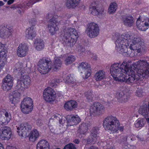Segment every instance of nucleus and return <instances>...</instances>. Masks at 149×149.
<instances>
[{"label":"nucleus","mask_w":149,"mask_h":149,"mask_svg":"<svg viewBox=\"0 0 149 149\" xmlns=\"http://www.w3.org/2000/svg\"><path fill=\"white\" fill-rule=\"evenodd\" d=\"M33 104L32 99L29 97H26L22 102L20 107L22 112L26 114H28L33 109Z\"/></svg>","instance_id":"obj_9"},{"label":"nucleus","mask_w":149,"mask_h":149,"mask_svg":"<svg viewBox=\"0 0 149 149\" xmlns=\"http://www.w3.org/2000/svg\"><path fill=\"white\" fill-rule=\"evenodd\" d=\"M80 0H65V6L68 9H74L79 4Z\"/></svg>","instance_id":"obj_26"},{"label":"nucleus","mask_w":149,"mask_h":149,"mask_svg":"<svg viewBox=\"0 0 149 149\" xmlns=\"http://www.w3.org/2000/svg\"><path fill=\"white\" fill-rule=\"evenodd\" d=\"M63 149H76L74 145L71 143L66 145Z\"/></svg>","instance_id":"obj_49"},{"label":"nucleus","mask_w":149,"mask_h":149,"mask_svg":"<svg viewBox=\"0 0 149 149\" xmlns=\"http://www.w3.org/2000/svg\"><path fill=\"white\" fill-rule=\"evenodd\" d=\"M13 85V84L3 82L2 88L4 91H8L10 90Z\"/></svg>","instance_id":"obj_42"},{"label":"nucleus","mask_w":149,"mask_h":149,"mask_svg":"<svg viewBox=\"0 0 149 149\" xmlns=\"http://www.w3.org/2000/svg\"><path fill=\"white\" fill-rule=\"evenodd\" d=\"M105 110V107L102 104L95 102L91 106L90 112L94 115H99L103 114Z\"/></svg>","instance_id":"obj_13"},{"label":"nucleus","mask_w":149,"mask_h":149,"mask_svg":"<svg viewBox=\"0 0 149 149\" xmlns=\"http://www.w3.org/2000/svg\"><path fill=\"white\" fill-rule=\"evenodd\" d=\"M54 15V13H52L51 12L48 13L46 16V18L47 19H49L50 20L51 19H52L53 21H54V20H57V19L58 18L60 17V21L61 19V17L60 16H58V15Z\"/></svg>","instance_id":"obj_39"},{"label":"nucleus","mask_w":149,"mask_h":149,"mask_svg":"<svg viewBox=\"0 0 149 149\" xmlns=\"http://www.w3.org/2000/svg\"><path fill=\"white\" fill-rule=\"evenodd\" d=\"M12 31L10 30H9L7 28L6 29L5 31L3 32L1 30H0V36L3 37L5 36L8 37L11 34Z\"/></svg>","instance_id":"obj_43"},{"label":"nucleus","mask_w":149,"mask_h":149,"mask_svg":"<svg viewBox=\"0 0 149 149\" xmlns=\"http://www.w3.org/2000/svg\"><path fill=\"white\" fill-rule=\"evenodd\" d=\"M90 125L87 123H83L79 127L78 132L81 134H84L87 131Z\"/></svg>","instance_id":"obj_31"},{"label":"nucleus","mask_w":149,"mask_h":149,"mask_svg":"<svg viewBox=\"0 0 149 149\" xmlns=\"http://www.w3.org/2000/svg\"><path fill=\"white\" fill-rule=\"evenodd\" d=\"M78 36L77 32L74 29H65L63 38L64 45L67 47L72 46L75 44Z\"/></svg>","instance_id":"obj_3"},{"label":"nucleus","mask_w":149,"mask_h":149,"mask_svg":"<svg viewBox=\"0 0 149 149\" xmlns=\"http://www.w3.org/2000/svg\"><path fill=\"white\" fill-rule=\"evenodd\" d=\"M115 97L117 100L120 103L126 102L128 100V97L125 95L124 93L122 91L116 93L115 95Z\"/></svg>","instance_id":"obj_27"},{"label":"nucleus","mask_w":149,"mask_h":149,"mask_svg":"<svg viewBox=\"0 0 149 149\" xmlns=\"http://www.w3.org/2000/svg\"><path fill=\"white\" fill-rule=\"evenodd\" d=\"M88 149H98L96 147L93 146H91Z\"/></svg>","instance_id":"obj_61"},{"label":"nucleus","mask_w":149,"mask_h":149,"mask_svg":"<svg viewBox=\"0 0 149 149\" xmlns=\"http://www.w3.org/2000/svg\"><path fill=\"white\" fill-rule=\"evenodd\" d=\"M37 1H38L37 0H30L29 2L26 3V5L28 6H30Z\"/></svg>","instance_id":"obj_55"},{"label":"nucleus","mask_w":149,"mask_h":149,"mask_svg":"<svg viewBox=\"0 0 149 149\" xmlns=\"http://www.w3.org/2000/svg\"><path fill=\"white\" fill-rule=\"evenodd\" d=\"M79 70L83 74L84 79H87L91 75V69L90 65L86 62H82L78 67Z\"/></svg>","instance_id":"obj_15"},{"label":"nucleus","mask_w":149,"mask_h":149,"mask_svg":"<svg viewBox=\"0 0 149 149\" xmlns=\"http://www.w3.org/2000/svg\"><path fill=\"white\" fill-rule=\"evenodd\" d=\"M122 21L124 25L130 27L133 26L134 22V17L131 15H123Z\"/></svg>","instance_id":"obj_22"},{"label":"nucleus","mask_w":149,"mask_h":149,"mask_svg":"<svg viewBox=\"0 0 149 149\" xmlns=\"http://www.w3.org/2000/svg\"><path fill=\"white\" fill-rule=\"evenodd\" d=\"M66 81L68 83H72L75 81V79L71 75H68L66 77Z\"/></svg>","instance_id":"obj_48"},{"label":"nucleus","mask_w":149,"mask_h":149,"mask_svg":"<svg viewBox=\"0 0 149 149\" xmlns=\"http://www.w3.org/2000/svg\"><path fill=\"white\" fill-rule=\"evenodd\" d=\"M117 5L115 3H112L110 4L108 9V12L109 14L114 13L116 10Z\"/></svg>","instance_id":"obj_38"},{"label":"nucleus","mask_w":149,"mask_h":149,"mask_svg":"<svg viewBox=\"0 0 149 149\" xmlns=\"http://www.w3.org/2000/svg\"><path fill=\"white\" fill-rule=\"evenodd\" d=\"M110 74L113 79L120 82H126V77L123 73L129 74L131 71V69L129 65L123 62L120 65L118 63H114L110 69Z\"/></svg>","instance_id":"obj_2"},{"label":"nucleus","mask_w":149,"mask_h":149,"mask_svg":"<svg viewBox=\"0 0 149 149\" xmlns=\"http://www.w3.org/2000/svg\"><path fill=\"white\" fill-rule=\"evenodd\" d=\"M39 134L38 131L36 129H33L29 134V140L30 141L34 142L39 137Z\"/></svg>","instance_id":"obj_35"},{"label":"nucleus","mask_w":149,"mask_h":149,"mask_svg":"<svg viewBox=\"0 0 149 149\" xmlns=\"http://www.w3.org/2000/svg\"><path fill=\"white\" fill-rule=\"evenodd\" d=\"M14 1V0H9L7 2L8 5H10Z\"/></svg>","instance_id":"obj_59"},{"label":"nucleus","mask_w":149,"mask_h":149,"mask_svg":"<svg viewBox=\"0 0 149 149\" xmlns=\"http://www.w3.org/2000/svg\"><path fill=\"white\" fill-rule=\"evenodd\" d=\"M77 103L74 100H70L66 102L64 105V108L67 111H71L77 108Z\"/></svg>","instance_id":"obj_28"},{"label":"nucleus","mask_w":149,"mask_h":149,"mask_svg":"<svg viewBox=\"0 0 149 149\" xmlns=\"http://www.w3.org/2000/svg\"><path fill=\"white\" fill-rule=\"evenodd\" d=\"M29 50L28 46L25 44H20L17 50V54L20 57L25 56Z\"/></svg>","instance_id":"obj_23"},{"label":"nucleus","mask_w":149,"mask_h":149,"mask_svg":"<svg viewBox=\"0 0 149 149\" xmlns=\"http://www.w3.org/2000/svg\"><path fill=\"white\" fill-rule=\"evenodd\" d=\"M99 129L97 127H93L91 130V134L87 139L88 143H94L97 141L98 137Z\"/></svg>","instance_id":"obj_21"},{"label":"nucleus","mask_w":149,"mask_h":149,"mask_svg":"<svg viewBox=\"0 0 149 149\" xmlns=\"http://www.w3.org/2000/svg\"><path fill=\"white\" fill-rule=\"evenodd\" d=\"M62 64V61L61 58L58 57L55 58L53 64L52 65L51 68L54 71H56L61 67Z\"/></svg>","instance_id":"obj_29"},{"label":"nucleus","mask_w":149,"mask_h":149,"mask_svg":"<svg viewBox=\"0 0 149 149\" xmlns=\"http://www.w3.org/2000/svg\"><path fill=\"white\" fill-rule=\"evenodd\" d=\"M68 126H73L79 123L81 121L79 116L77 115H68L66 117Z\"/></svg>","instance_id":"obj_20"},{"label":"nucleus","mask_w":149,"mask_h":149,"mask_svg":"<svg viewBox=\"0 0 149 149\" xmlns=\"http://www.w3.org/2000/svg\"><path fill=\"white\" fill-rule=\"evenodd\" d=\"M3 82L6 83L13 84V78L10 75L8 74L4 78Z\"/></svg>","instance_id":"obj_44"},{"label":"nucleus","mask_w":149,"mask_h":149,"mask_svg":"<svg viewBox=\"0 0 149 149\" xmlns=\"http://www.w3.org/2000/svg\"><path fill=\"white\" fill-rule=\"evenodd\" d=\"M136 25L139 30L145 31L149 27V19L145 16H140L137 19Z\"/></svg>","instance_id":"obj_10"},{"label":"nucleus","mask_w":149,"mask_h":149,"mask_svg":"<svg viewBox=\"0 0 149 149\" xmlns=\"http://www.w3.org/2000/svg\"><path fill=\"white\" fill-rule=\"evenodd\" d=\"M52 61L49 58H43L39 60L38 63V70L41 74H46L52 69L50 65Z\"/></svg>","instance_id":"obj_7"},{"label":"nucleus","mask_w":149,"mask_h":149,"mask_svg":"<svg viewBox=\"0 0 149 149\" xmlns=\"http://www.w3.org/2000/svg\"><path fill=\"white\" fill-rule=\"evenodd\" d=\"M75 57L72 55H71L67 57L65 61V64L67 65L70 64L75 60Z\"/></svg>","instance_id":"obj_41"},{"label":"nucleus","mask_w":149,"mask_h":149,"mask_svg":"<svg viewBox=\"0 0 149 149\" xmlns=\"http://www.w3.org/2000/svg\"><path fill=\"white\" fill-rule=\"evenodd\" d=\"M34 45L36 49L38 51H40L44 47V42L41 39L36 40Z\"/></svg>","instance_id":"obj_33"},{"label":"nucleus","mask_w":149,"mask_h":149,"mask_svg":"<svg viewBox=\"0 0 149 149\" xmlns=\"http://www.w3.org/2000/svg\"><path fill=\"white\" fill-rule=\"evenodd\" d=\"M4 45L2 43L0 42V49H2L4 48Z\"/></svg>","instance_id":"obj_62"},{"label":"nucleus","mask_w":149,"mask_h":149,"mask_svg":"<svg viewBox=\"0 0 149 149\" xmlns=\"http://www.w3.org/2000/svg\"><path fill=\"white\" fill-rule=\"evenodd\" d=\"M0 149H4L2 144L0 143Z\"/></svg>","instance_id":"obj_64"},{"label":"nucleus","mask_w":149,"mask_h":149,"mask_svg":"<svg viewBox=\"0 0 149 149\" xmlns=\"http://www.w3.org/2000/svg\"><path fill=\"white\" fill-rule=\"evenodd\" d=\"M143 92L141 88H138L136 91V95L139 97H141L143 95Z\"/></svg>","instance_id":"obj_51"},{"label":"nucleus","mask_w":149,"mask_h":149,"mask_svg":"<svg viewBox=\"0 0 149 149\" xmlns=\"http://www.w3.org/2000/svg\"><path fill=\"white\" fill-rule=\"evenodd\" d=\"M78 52L80 54H83L85 51V48L81 46H79L78 47Z\"/></svg>","instance_id":"obj_53"},{"label":"nucleus","mask_w":149,"mask_h":149,"mask_svg":"<svg viewBox=\"0 0 149 149\" xmlns=\"http://www.w3.org/2000/svg\"><path fill=\"white\" fill-rule=\"evenodd\" d=\"M145 123V122L143 119H140L137 120V122L135 124V126L137 128L142 127L144 126Z\"/></svg>","instance_id":"obj_45"},{"label":"nucleus","mask_w":149,"mask_h":149,"mask_svg":"<svg viewBox=\"0 0 149 149\" xmlns=\"http://www.w3.org/2000/svg\"><path fill=\"white\" fill-rule=\"evenodd\" d=\"M124 33L127 41L128 46L131 45V48H133L134 49H141V51H143L144 42L140 37L128 32Z\"/></svg>","instance_id":"obj_4"},{"label":"nucleus","mask_w":149,"mask_h":149,"mask_svg":"<svg viewBox=\"0 0 149 149\" xmlns=\"http://www.w3.org/2000/svg\"><path fill=\"white\" fill-rule=\"evenodd\" d=\"M136 68H138L137 74L135 75L129 74L126 76V82L135 83L137 81L141 79L146 75L149 76V63L146 60H140L135 63ZM133 71L131 70L132 72Z\"/></svg>","instance_id":"obj_1"},{"label":"nucleus","mask_w":149,"mask_h":149,"mask_svg":"<svg viewBox=\"0 0 149 149\" xmlns=\"http://www.w3.org/2000/svg\"><path fill=\"white\" fill-rule=\"evenodd\" d=\"M31 129V126L28 123H25L21 124L20 127H17V132L19 136L24 137L29 134V132Z\"/></svg>","instance_id":"obj_16"},{"label":"nucleus","mask_w":149,"mask_h":149,"mask_svg":"<svg viewBox=\"0 0 149 149\" xmlns=\"http://www.w3.org/2000/svg\"><path fill=\"white\" fill-rule=\"evenodd\" d=\"M93 91L89 90L86 93L85 97L88 102H92L93 101Z\"/></svg>","instance_id":"obj_40"},{"label":"nucleus","mask_w":149,"mask_h":149,"mask_svg":"<svg viewBox=\"0 0 149 149\" xmlns=\"http://www.w3.org/2000/svg\"><path fill=\"white\" fill-rule=\"evenodd\" d=\"M29 22L30 25L31 26V27L33 28L37 24V20L35 18H33L30 20Z\"/></svg>","instance_id":"obj_50"},{"label":"nucleus","mask_w":149,"mask_h":149,"mask_svg":"<svg viewBox=\"0 0 149 149\" xmlns=\"http://www.w3.org/2000/svg\"><path fill=\"white\" fill-rule=\"evenodd\" d=\"M73 142L76 144H78L79 142V140L77 139H75L74 140Z\"/></svg>","instance_id":"obj_60"},{"label":"nucleus","mask_w":149,"mask_h":149,"mask_svg":"<svg viewBox=\"0 0 149 149\" xmlns=\"http://www.w3.org/2000/svg\"><path fill=\"white\" fill-rule=\"evenodd\" d=\"M116 49L120 53H123L128 45L124 33L118 36L115 42Z\"/></svg>","instance_id":"obj_6"},{"label":"nucleus","mask_w":149,"mask_h":149,"mask_svg":"<svg viewBox=\"0 0 149 149\" xmlns=\"http://www.w3.org/2000/svg\"><path fill=\"white\" fill-rule=\"evenodd\" d=\"M43 94V98L46 102H52L55 99L56 93L54 90L50 87H47L45 88Z\"/></svg>","instance_id":"obj_12"},{"label":"nucleus","mask_w":149,"mask_h":149,"mask_svg":"<svg viewBox=\"0 0 149 149\" xmlns=\"http://www.w3.org/2000/svg\"><path fill=\"white\" fill-rule=\"evenodd\" d=\"M127 136H123L120 138V143L121 144H123V143H126V141H127Z\"/></svg>","instance_id":"obj_54"},{"label":"nucleus","mask_w":149,"mask_h":149,"mask_svg":"<svg viewBox=\"0 0 149 149\" xmlns=\"http://www.w3.org/2000/svg\"><path fill=\"white\" fill-rule=\"evenodd\" d=\"M20 96V93L17 91H14L13 94L9 96V101L10 103L14 105L19 100Z\"/></svg>","instance_id":"obj_25"},{"label":"nucleus","mask_w":149,"mask_h":149,"mask_svg":"<svg viewBox=\"0 0 149 149\" xmlns=\"http://www.w3.org/2000/svg\"><path fill=\"white\" fill-rule=\"evenodd\" d=\"M147 106L146 104L141 106L139 108L138 111L139 113L144 118H146L149 113L147 109Z\"/></svg>","instance_id":"obj_34"},{"label":"nucleus","mask_w":149,"mask_h":149,"mask_svg":"<svg viewBox=\"0 0 149 149\" xmlns=\"http://www.w3.org/2000/svg\"><path fill=\"white\" fill-rule=\"evenodd\" d=\"M36 124L39 126H41L42 124L41 121L40 120H38L36 121Z\"/></svg>","instance_id":"obj_57"},{"label":"nucleus","mask_w":149,"mask_h":149,"mask_svg":"<svg viewBox=\"0 0 149 149\" xmlns=\"http://www.w3.org/2000/svg\"><path fill=\"white\" fill-rule=\"evenodd\" d=\"M27 63H18L15 65V68L16 70L19 72H21L24 70L26 69Z\"/></svg>","instance_id":"obj_36"},{"label":"nucleus","mask_w":149,"mask_h":149,"mask_svg":"<svg viewBox=\"0 0 149 149\" xmlns=\"http://www.w3.org/2000/svg\"><path fill=\"white\" fill-rule=\"evenodd\" d=\"M123 149H136V147L133 145H132L127 143H124L122 144Z\"/></svg>","instance_id":"obj_46"},{"label":"nucleus","mask_w":149,"mask_h":149,"mask_svg":"<svg viewBox=\"0 0 149 149\" xmlns=\"http://www.w3.org/2000/svg\"><path fill=\"white\" fill-rule=\"evenodd\" d=\"M105 73L102 70H100L95 74L94 77L96 81H99L103 79L105 77Z\"/></svg>","instance_id":"obj_37"},{"label":"nucleus","mask_w":149,"mask_h":149,"mask_svg":"<svg viewBox=\"0 0 149 149\" xmlns=\"http://www.w3.org/2000/svg\"><path fill=\"white\" fill-rule=\"evenodd\" d=\"M60 18H58L57 20L53 21L52 19L49 20L48 22V29L49 32L52 35H54L56 32L58 30V28L57 26L60 23Z\"/></svg>","instance_id":"obj_17"},{"label":"nucleus","mask_w":149,"mask_h":149,"mask_svg":"<svg viewBox=\"0 0 149 149\" xmlns=\"http://www.w3.org/2000/svg\"><path fill=\"white\" fill-rule=\"evenodd\" d=\"M59 122L60 124H63L65 123V120L64 118H61L60 119Z\"/></svg>","instance_id":"obj_56"},{"label":"nucleus","mask_w":149,"mask_h":149,"mask_svg":"<svg viewBox=\"0 0 149 149\" xmlns=\"http://www.w3.org/2000/svg\"><path fill=\"white\" fill-rule=\"evenodd\" d=\"M90 10L94 15L102 14L104 12V8L102 3L100 1H93L90 6Z\"/></svg>","instance_id":"obj_11"},{"label":"nucleus","mask_w":149,"mask_h":149,"mask_svg":"<svg viewBox=\"0 0 149 149\" xmlns=\"http://www.w3.org/2000/svg\"><path fill=\"white\" fill-rule=\"evenodd\" d=\"M59 82V80L57 79L52 80L50 83V86L52 87H56Z\"/></svg>","instance_id":"obj_47"},{"label":"nucleus","mask_w":149,"mask_h":149,"mask_svg":"<svg viewBox=\"0 0 149 149\" xmlns=\"http://www.w3.org/2000/svg\"><path fill=\"white\" fill-rule=\"evenodd\" d=\"M31 80L29 76L24 75L22 76L20 80L18 81L17 86L18 89L23 90L27 88L30 84Z\"/></svg>","instance_id":"obj_14"},{"label":"nucleus","mask_w":149,"mask_h":149,"mask_svg":"<svg viewBox=\"0 0 149 149\" xmlns=\"http://www.w3.org/2000/svg\"><path fill=\"white\" fill-rule=\"evenodd\" d=\"M6 149H16V148L14 147L8 146L6 147Z\"/></svg>","instance_id":"obj_58"},{"label":"nucleus","mask_w":149,"mask_h":149,"mask_svg":"<svg viewBox=\"0 0 149 149\" xmlns=\"http://www.w3.org/2000/svg\"><path fill=\"white\" fill-rule=\"evenodd\" d=\"M11 118V116L10 113L6 111H0V125H7L10 121Z\"/></svg>","instance_id":"obj_19"},{"label":"nucleus","mask_w":149,"mask_h":149,"mask_svg":"<svg viewBox=\"0 0 149 149\" xmlns=\"http://www.w3.org/2000/svg\"><path fill=\"white\" fill-rule=\"evenodd\" d=\"M136 137L138 138V140L141 141H143V139L140 137L139 136H136Z\"/></svg>","instance_id":"obj_63"},{"label":"nucleus","mask_w":149,"mask_h":149,"mask_svg":"<svg viewBox=\"0 0 149 149\" xmlns=\"http://www.w3.org/2000/svg\"><path fill=\"white\" fill-rule=\"evenodd\" d=\"M49 145L46 140H42L39 141L37 144V149H49Z\"/></svg>","instance_id":"obj_32"},{"label":"nucleus","mask_w":149,"mask_h":149,"mask_svg":"<svg viewBox=\"0 0 149 149\" xmlns=\"http://www.w3.org/2000/svg\"><path fill=\"white\" fill-rule=\"evenodd\" d=\"M103 126L106 130L114 133L118 130L120 124L116 117L110 116L105 118L103 120Z\"/></svg>","instance_id":"obj_5"},{"label":"nucleus","mask_w":149,"mask_h":149,"mask_svg":"<svg viewBox=\"0 0 149 149\" xmlns=\"http://www.w3.org/2000/svg\"><path fill=\"white\" fill-rule=\"evenodd\" d=\"M11 129L8 126L1 127L0 129V138L3 140H8L11 137Z\"/></svg>","instance_id":"obj_18"},{"label":"nucleus","mask_w":149,"mask_h":149,"mask_svg":"<svg viewBox=\"0 0 149 149\" xmlns=\"http://www.w3.org/2000/svg\"><path fill=\"white\" fill-rule=\"evenodd\" d=\"M6 54L4 51H3L0 52V58H2V59H4V60H6Z\"/></svg>","instance_id":"obj_52"},{"label":"nucleus","mask_w":149,"mask_h":149,"mask_svg":"<svg viewBox=\"0 0 149 149\" xmlns=\"http://www.w3.org/2000/svg\"><path fill=\"white\" fill-rule=\"evenodd\" d=\"M129 46H130L129 47H127L126 49H125L124 52H123L125 55H127V56H129L132 57L137 54L136 52L138 53L142 52L141 50V49H134L133 48H131V45H129Z\"/></svg>","instance_id":"obj_24"},{"label":"nucleus","mask_w":149,"mask_h":149,"mask_svg":"<svg viewBox=\"0 0 149 149\" xmlns=\"http://www.w3.org/2000/svg\"><path fill=\"white\" fill-rule=\"evenodd\" d=\"M87 35L91 38H94L98 36L100 29L98 25L94 22L88 24L86 29Z\"/></svg>","instance_id":"obj_8"},{"label":"nucleus","mask_w":149,"mask_h":149,"mask_svg":"<svg viewBox=\"0 0 149 149\" xmlns=\"http://www.w3.org/2000/svg\"><path fill=\"white\" fill-rule=\"evenodd\" d=\"M26 36L29 39L32 40L36 36V34L33 28L30 27L27 29L26 31Z\"/></svg>","instance_id":"obj_30"}]
</instances>
